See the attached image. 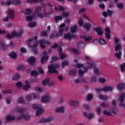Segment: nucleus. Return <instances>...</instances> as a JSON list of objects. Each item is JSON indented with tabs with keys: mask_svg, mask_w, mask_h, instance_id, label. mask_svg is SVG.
I'll use <instances>...</instances> for the list:
<instances>
[{
	"mask_svg": "<svg viewBox=\"0 0 125 125\" xmlns=\"http://www.w3.org/2000/svg\"><path fill=\"white\" fill-rule=\"evenodd\" d=\"M58 59H59V57H56V56H54L51 59V62H53L54 61H55L56 60H58Z\"/></svg>",
	"mask_w": 125,
	"mask_h": 125,
	"instance_id": "obj_47",
	"label": "nucleus"
},
{
	"mask_svg": "<svg viewBox=\"0 0 125 125\" xmlns=\"http://www.w3.org/2000/svg\"><path fill=\"white\" fill-rule=\"evenodd\" d=\"M106 81V78L104 77H100L99 79V82L101 83H105Z\"/></svg>",
	"mask_w": 125,
	"mask_h": 125,
	"instance_id": "obj_34",
	"label": "nucleus"
},
{
	"mask_svg": "<svg viewBox=\"0 0 125 125\" xmlns=\"http://www.w3.org/2000/svg\"><path fill=\"white\" fill-rule=\"evenodd\" d=\"M48 59V56L47 55V54H46V52H44L43 54L42 55V57L41 59V62L42 64H43L46 60Z\"/></svg>",
	"mask_w": 125,
	"mask_h": 125,
	"instance_id": "obj_21",
	"label": "nucleus"
},
{
	"mask_svg": "<svg viewBox=\"0 0 125 125\" xmlns=\"http://www.w3.org/2000/svg\"><path fill=\"white\" fill-rule=\"evenodd\" d=\"M24 68H25V66H24V65H19V66H18L17 69L19 71H20V70H24Z\"/></svg>",
	"mask_w": 125,
	"mask_h": 125,
	"instance_id": "obj_43",
	"label": "nucleus"
},
{
	"mask_svg": "<svg viewBox=\"0 0 125 125\" xmlns=\"http://www.w3.org/2000/svg\"><path fill=\"white\" fill-rule=\"evenodd\" d=\"M22 34H23V29H21L19 33H17L16 31L14 30L12 32L11 35L10 34L7 35V39H11L12 38H13V37H16L17 38H19V37H21V36H22Z\"/></svg>",
	"mask_w": 125,
	"mask_h": 125,
	"instance_id": "obj_7",
	"label": "nucleus"
},
{
	"mask_svg": "<svg viewBox=\"0 0 125 125\" xmlns=\"http://www.w3.org/2000/svg\"><path fill=\"white\" fill-rule=\"evenodd\" d=\"M108 106V104L105 103H102L101 104V107H103L104 108H106V107Z\"/></svg>",
	"mask_w": 125,
	"mask_h": 125,
	"instance_id": "obj_50",
	"label": "nucleus"
},
{
	"mask_svg": "<svg viewBox=\"0 0 125 125\" xmlns=\"http://www.w3.org/2000/svg\"><path fill=\"white\" fill-rule=\"evenodd\" d=\"M81 38L84 39L85 42H90L92 39V36H82Z\"/></svg>",
	"mask_w": 125,
	"mask_h": 125,
	"instance_id": "obj_32",
	"label": "nucleus"
},
{
	"mask_svg": "<svg viewBox=\"0 0 125 125\" xmlns=\"http://www.w3.org/2000/svg\"><path fill=\"white\" fill-rule=\"evenodd\" d=\"M85 44L83 42H80L77 44V47L78 48H83L84 47Z\"/></svg>",
	"mask_w": 125,
	"mask_h": 125,
	"instance_id": "obj_33",
	"label": "nucleus"
},
{
	"mask_svg": "<svg viewBox=\"0 0 125 125\" xmlns=\"http://www.w3.org/2000/svg\"><path fill=\"white\" fill-rule=\"evenodd\" d=\"M33 10L30 8H27L25 11V14H30V13H32Z\"/></svg>",
	"mask_w": 125,
	"mask_h": 125,
	"instance_id": "obj_40",
	"label": "nucleus"
},
{
	"mask_svg": "<svg viewBox=\"0 0 125 125\" xmlns=\"http://www.w3.org/2000/svg\"><path fill=\"white\" fill-rule=\"evenodd\" d=\"M78 24L80 27L83 26V28L86 29L87 31H89V30H90V27H91V25H90L89 23H86L83 24V18H80L78 20Z\"/></svg>",
	"mask_w": 125,
	"mask_h": 125,
	"instance_id": "obj_9",
	"label": "nucleus"
},
{
	"mask_svg": "<svg viewBox=\"0 0 125 125\" xmlns=\"http://www.w3.org/2000/svg\"><path fill=\"white\" fill-rule=\"evenodd\" d=\"M38 36H36L34 38H30L28 40V46L31 48H32L34 53H37V50H34V48H36L38 46V44L40 43V46L42 48H44L45 47V44L49 45L50 43L49 42H46L43 40H40V41H37Z\"/></svg>",
	"mask_w": 125,
	"mask_h": 125,
	"instance_id": "obj_2",
	"label": "nucleus"
},
{
	"mask_svg": "<svg viewBox=\"0 0 125 125\" xmlns=\"http://www.w3.org/2000/svg\"><path fill=\"white\" fill-rule=\"evenodd\" d=\"M20 51L21 53H25V52L26 51V50L25 48H21L20 49Z\"/></svg>",
	"mask_w": 125,
	"mask_h": 125,
	"instance_id": "obj_58",
	"label": "nucleus"
},
{
	"mask_svg": "<svg viewBox=\"0 0 125 125\" xmlns=\"http://www.w3.org/2000/svg\"><path fill=\"white\" fill-rule=\"evenodd\" d=\"M96 111H97V115H100V114L101 113V110L100 109V108L99 107L97 108Z\"/></svg>",
	"mask_w": 125,
	"mask_h": 125,
	"instance_id": "obj_56",
	"label": "nucleus"
},
{
	"mask_svg": "<svg viewBox=\"0 0 125 125\" xmlns=\"http://www.w3.org/2000/svg\"><path fill=\"white\" fill-rule=\"evenodd\" d=\"M115 43L116 44L115 46V51L116 53L115 55L118 59H121V56L122 55V45L120 44V40L117 38H115Z\"/></svg>",
	"mask_w": 125,
	"mask_h": 125,
	"instance_id": "obj_5",
	"label": "nucleus"
},
{
	"mask_svg": "<svg viewBox=\"0 0 125 125\" xmlns=\"http://www.w3.org/2000/svg\"><path fill=\"white\" fill-rule=\"evenodd\" d=\"M71 50L72 52H74V53H76V54H79L80 53V51L76 49L71 48Z\"/></svg>",
	"mask_w": 125,
	"mask_h": 125,
	"instance_id": "obj_44",
	"label": "nucleus"
},
{
	"mask_svg": "<svg viewBox=\"0 0 125 125\" xmlns=\"http://www.w3.org/2000/svg\"><path fill=\"white\" fill-rule=\"evenodd\" d=\"M41 36H47V33L46 31H42L41 32Z\"/></svg>",
	"mask_w": 125,
	"mask_h": 125,
	"instance_id": "obj_62",
	"label": "nucleus"
},
{
	"mask_svg": "<svg viewBox=\"0 0 125 125\" xmlns=\"http://www.w3.org/2000/svg\"><path fill=\"white\" fill-rule=\"evenodd\" d=\"M20 78V76H19V74L18 73L16 74V75L12 77V80H14V81H16L17 80H18Z\"/></svg>",
	"mask_w": 125,
	"mask_h": 125,
	"instance_id": "obj_37",
	"label": "nucleus"
},
{
	"mask_svg": "<svg viewBox=\"0 0 125 125\" xmlns=\"http://www.w3.org/2000/svg\"><path fill=\"white\" fill-rule=\"evenodd\" d=\"M42 85L45 86L47 84H48L50 86H51V85H54L55 84V82H49V79L46 78L45 80H44L42 82Z\"/></svg>",
	"mask_w": 125,
	"mask_h": 125,
	"instance_id": "obj_18",
	"label": "nucleus"
},
{
	"mask_svg": "<svg viewBox=\"0 0 125 125\" xmlns=\"http://www.w3.org/2000/svg\"><path fill=\"white\" fill-rule=\"evenodd\" d=\"M29 115H21L20 117L21 119H25L26 120H28L29 119Z\"/></svg>",
	"mask_w": 125,
	"mask_h": 125,
	"instance_id": "obj_54",
	"label": "nucleus"
},
{
	"mask_svg": "<svg viewBox=\"0 0 125 125\" xmlns=\"http://www.w3.org/2000/svg\"><path fill=\"white\" fill-rule=\"evenodd\" d=\"M105 31L106 38L108 40H110V39H111V36L110 35L111 34V31L110 30V28L106 27L105 29Z\"/></svg>",
	"mask_w": 125,
	"mask_h": 125,
	"instance_id": "obj_24",
	"label": "nucleus"
},
{
	"mask_svg": "<svg viewBox=\"0 0 125 125\" xmlns=\"http://www.w3.org/2000/svg\"><path fill=\"white\" fill-rule=\"evenodd\" d=\"M94 31L96 32L99 36H102V35H103V31L99 27L94 28Z\"/></svg>",
	"mask_w": 125,
	"mask_h": 125,
	"instance_id": "obj_23",
	"label": "nucleus"
},
{
	"mask_svg": "<svg viewBox=\"0 0 125 125\" xmlns=\"http://www.w3.org/2000/svg\"><path fill=\"white\" fill-rule=\"evenodd\" d=\"M16 85L17 87L20 88V87H22L23 86V84L22 83V82H18Z\"/></svg>",
	"mask_w": 125,
	"mask_h": 125,
	"instance_id": "obj_42",
	"label": "nucleus"
},
{
	"mask_svg": "<svg viewBox=\"0 0 125 125\" xmlns=\"http://www.w3.org/2000/svg\"><path fill=\"white\" fill-rule=\"evenodd\" d=\"M77 29H78V25H73L70 27V32L72 33V34L69 33L64 34L63 38L64 39H66V40H71L73 38H76V34L74 33H76L77 31Z\"/></svg>",
	"mask_w": 125,
	"mask_h": 125,
	"instance_id": "obj_6",
	"label": "nucleus"
},
{
	"mask_svg": "<svg viewBox=\"0 0 125 125\" xmlns=\"http://www.w3.org/2000/svg\"><path fill=\"white\" fill-rule=\"evenodd\" d=\"M31 81L26 80L24 82V85H23L24 90H29L31 88Z\"/></svg>",
	"mask_w": 125,
	"mask_h": 125,
	"instance_id": "obj_20",
	"label": "nucleus"
},
{
	"mask_svg": "<svg viewBox=\"0 0 125 125\" xmlns=\"http://www.w3.org/2000/svg\"><path fill=\"white\" fill-rule=\"evenodd\" d=\"M95 82H96V77H92L91 80V83H95Z\"/></svg>",
	"mask_w": 125,
	"mask_h": 125,
	"instance_id": "obj_61",
	"label": "nucleus"
},
{
	"mask_svg": "<svg viewBox=\"0 0 125 125\" xmlns=\"http://www.w3.org/2000/svg\"><path fill=\"white\" fill-rule=\"evenodd\" d=\"M83 115L84 117L88 118V119H93L94 118V114L92 113H90L88 114L86 112H83Z\"/></svg>",
	"mask_w": 125,
	"mask_h": 125,
	"instance_id": "obj_27",
	"label": "nucleus"
},
{
	"mask_svg": "<svg viewBox=\"0 0 125 125\" xmlns=\"http://www.w3.org/2000/svg\"><path fill=\"white\" fill-rule=\"evenodd\" d=\"M125 95L124 94H122L119 96V100L120 101L119 106L121 107V108H123L125 109V104H124V99H125Z\"/></svg>",
	"mask_w": 125,
	"mask_h": 125,
	"instance_id": "obj_16",
	"label": "nucleus"
},
{
	"mask_svg": "<svg viewBox=\"0 0 125 125\" xmlns=\"http://www.w3.org/2000/svg\"><path fill=\"white\" fill-rule=\"evenodd\" d=\"M76 70H73L69 72V74L71 75V76H75L76 75Z\"/></svg>",
	"mask_w": 125,
	"mask_h": 125,
	"instance_id": "obj_51",
	"label": "nucleus"
},
{
	"mask_svg": "<svg viewBox=\"0 0 125 125\" xmlns=\"http://www.w3.org/2000/svg\"><path fill=\"white\" fill-rule=\"evenodd\" d=\"M59 67V64L50 65L48 66L49 73H54L55 74H58V71L56 70V68Z\"/></svg>",
	"mask_w": 125,
	"mask_h": 125,
	"instance_id": "obj_12",
	"label": "nucleus"
},
{
	"mask_svg": "<svg viewBox=\"0 0 125 125\" xmlns=\"http://www.w3.org/2000/svg\"><path fill=\"white\" fill-rule=\"evenodd\" d=\"M113 88L110 86H106L103 87L102 88H98L96 89L97 92H100L104 91V92H108V91H112Z\"/></svg>",
	"mask_w": 125,
	"mask_h": 125,
	"instance_id": "obj_13",
	"label": "nucleus"
},
{
	"mask_svg": "<svg viewBox=\"0 0 125 125\" xmlns=\"http://www.w3.org/2000/svg\"><path fill=\"white\" fill-rule=\"evenodd\" d=\"M1 4L2 5H10V4H13L14 5H19V4H21V0H8L6 2H1Z\"/></svg>",
	"mask_w": 125,
	"mask_h": 125,
	"instance_id": "obj_10",
	"label": "nucleus"
},
{
	"mask_svg": "<svg viewBox=\"0 0 125 125\" xmlns=\"http://www.w3.org/2000/svg\"><path fill=\"white\" fill-rule=\"evenodd\" d=\"M92 97H93V96L91 94H89L87 97V99L89 101V100H91V99H92Z\"/></svg>",
	"mask_w": 125,
	"mask_h": 125,
	"instance_id": "obj_48",
	"label": "nucleus"
},
{
	"mask_svg": "<svg viewBox=\"0 0 125 125\" xmlns=\"http://www.w3.org/2000/svg\"><path fill=\"white\" fill-rule=\"evenodd\" d=\"M117 111L116 110V108H112L111 112L108 111L106 110L103 111V113L104 114V115H106V116H113V115H115Z\"/></svg>",
	"mask_w": 125,
	"mask_h": 125,
	"instance_id": "obj_15",
	"label": "nucleus"
},
{
	"mask_svg": "<svg viewBox=\"0 0 125 125\" xmlns=\"http://www.w3.org/2000/svg\"><path fill=\"white\" fill-rule=\"evenodd\" d=\"M32 107L34 109H37L36 111V115L40 116V115H42L43 112H44V110L42 108V106L39 104H33Z\"/></svg>",
	"mask_w": 125,
	"mask_h": 125,
	"instance_id": "obj_11",
	"label": "nucleus"
},
{
	"mask_svg": "<svg viewBox=\"0 0 125 125\" xmlns=\"http://www.w3.org/2000/svg\"><path fill=\"white\" fill-rule=\"evenodd\" d=\"M99 98L102 100H106V99H108V97L106 95H100Z\"/></svg>",
	"mask_w": 125,
	"mask_h": 125,
	"instance_id": "obj_35",
	"label": "nucleus"
},
{
	"mask_svg": "<svg viewBox=\"0 0 125 125\" xmlns=\"http://www.w3.org/2000/svg\"><path fill=\"white\" fill-rule=\"evenodd\" d=\"M38 70L39 71V72L41 73V74H43L44 71L43 69L41 67L38 68Z\"/></svg>",
	"mask_w": 125,
	"mask_h": 125,
	"instance_id": "obj_59",
	"label": "nucleus"
},
{
	"mask_svg": "<svg viewBox=\"0 0 125 125\" xmlns=\"http://www.w3.org/2000/svg\"><path fill=\"white\" fill-rule=\"evenodd\" d=\"M9 56H10L11 58H13V59H15L17 56V54L14 52H12L9 54Z\"/></svg>",
	"mask_w": 125,
	"mask_h": 125,
	"instance_id": "obj_31",
	"label": "nucleus"
},
{
	"mask_svg": "<svg viewBox=\"0 0 125 125\" xmlns=\"http://www.w3.org/2000/svg\"><path fill=\"white\" fill-rule=\"evenodd\" d=\"M85 10H86L85 8H82L79 10V13L81 14V13L84 12Z\"/></svg>",
	"mask_w": 125,
	"mask_h": 125,
	"instance_id": "obj_52",
	"label": "nucleus"
},
{
	"mask_svg": "<svg viewBox=\"0 0 125 125\" xmlns=\"http://www.w3.org/2000/svg\"><path fill=\"white\" fill-rule=\"evenodd\" d=\"M37 23L35 22H30L28 23V27H30V28H33V27H35Z\"/></svg>",
	"mask_w": 125,
	"mask_h": 125,
	"instance_id": "obj_38",
	"label": "nucleus"
},
{
	"mask_svg": "<svg viewBox=\"0 0 125 125\" xmlns=\"http://www.w3.org/2000/svg\"><path fill=\"white\" fill-rule=\"evenodd\" d=\"M113 13H114V11H113L112 10H108L107 13L106 12H103V15L105 17H107V16H108V15H109V16H111V15H112V14H113Z\"/></svg>",
	"mask_w": 125,
	"mask_h": 125,
	"instance_id": "obj_28",
	"label": "nucleus"
},
{
	"mask_svg": "<svg viewBox=\"0 0 125 125\" xmlns=\"http://www.w3.org/2000/svg\"><path fill=\"white\" fill-rule=\"evenodd\" d=\"M18 103H24V99L22 97H20L18 100Z\"/></svg>",
	"mask_w": 125,
	"mask_h": 125,
	"instance_id": "obj_45",
	"label": "nucleus"
},
{
	"mask_svg": "<svg viewBox=\"0 0 125 125\" xmlns=\"http://www.w3.org/2000/svg\"><path fill=\"white\" fill-rule=\"evenodd\" d=\"M15 119V117L14 116H11L10 115H7L6 117V121H12L13 120H14Z\"/></svg>",
	"mask_w": 125,
	"mask_h": 125,
	"instance_id": "obj_36",
	"label": "nucleus"
},
{
	"mask_svg": "<svg viewBox=\"0 0 125 125\" xmlns=\"http://www.w3.org/2000/svg\"><path fill=\"white\" fill-rule=\"evenodd\" d=\"M75 66L79 69L78 74L80 77L83 76V74L87 72L88 69H91V68H94V73H95L96 75H100V74H101V71L95 66V64L93 63L92 62H86V67L84 66L83 64L81 63H76Z\"/></svg>",
	"mask_w": 125,
	"mask_h": 125,
	"instance_id": "obj_1",
	"label": "nucleus"
},
{
	"mask_svg": "<svg viewBox=\"0 0 125 125\" xmlns=\"http://www.w3.org/2000/svg\"><path fill=\"white\" fill-rule=\"evenodd\" d=\"M52 118H44L42 120V122H50Z\"/></svg>",
	"mask_w": 125,
	"mask_h": 125,
	"instance_id": "obj_53",
	"label": "nucleus"
},
{
	"mask_svg": "<svg viewBox=\"0 0 125 125\" xmlns=\"http://www.w3.org/2000/svg\"><path fill=\"white\" fill-rule=\"evenodd\" d=\"M65 109V106H62L60 107H56L55 110L57 113H64Z\"/></svg>",
	"mask_w": 125,
	"mask_h": 125,
	"instance_id": "obj_22",
	"label": "nucleus"
},
{
	"mask_svg": "<svg viewBox=\"0 0 125 125\" xmlns=\"http://www.w3.org/2000/svg\"><path fill=\"white\" fill-rule=\"evenodd\" d=\"M27 61L30 65H35V63H36V58L34 57H30L27 59Z\"/></svg>",
	"mask_w": 125,
	"mask_h": 125,
	"instance_id": "obj_25",
	"label": "nucleus"
},
{
	"mask_svg": "<svg viewBox=\"0 0 125 125\" xmlns=\"http://www.w3.org/2000/svg\"><path fill=\"white\" fill-rule=\"evenodd\" d=\"M52 48H55V49L58 50L59 53V56L61 59H64L66 57V55L62 54V49H61L60 45L56 43L52 46Z\"/></svg>",
	"mask_w": 125,
	"mask_h": 125,
	"instance_id": "obj_8",
	"label": "nucleus"
},
{
	"mask_svg": "<svg viewBox=\"0 0 125 125\" xmlns=\"http://www.w3.org/2000/svg\"><path fill=\"white\" fill-rule=\"evenodd\" d=\"M83 16L85 19H87V20H89V17H88V16H87L86 14H83Z\"/></svg>",
	"mask_w": 125,
	"mask_h": 125,
	"instance_id": "obj_60",
	"label": "nucleus"
},
{
	"mask_svg": "<svg viewBox=\"0 0 125 125\" xmlns=\"http://www.w3.org/2000/svg\"><path fill=\"white\" fill-rule=\"evenodd\" d=\"M55 10H58V11H62V16H57L55 17V20L56 22H58V21H59V20H62V19H63V17H68V16H69V13L68 11H65V8L61 6H59V8L55 7Z\"/></svg>",
	"mask_w": 125,
	"mask_h": 125,
	"instance_id": "obj_4",
	"label": "nucleus"
},
{
	"mask_svg": "<svg viewBox=\"0 0 125 125\" xmlns=\"http://www.w3.org/2000/svg\"><path fill=\"white\" fill-rule=\"evenodd\" d=\"M65 27V23H62L60 25V29L59 30V34L54 35V37H59V36H62L63 35V32H64V29L63 28Z\"/></svg>",
	"mask_w": 125,
	"mask_h": 125,
	"instance_id": "obj_19",
	"label": "nucleus"
},
{
	"mask_svg": "<svg viewBox=\"0 0 125 125\" xmlns=\"http://www.w3.org/2000/svg\"><path fill=\"white\" fill-rule=\"evenodd\" d=\"M7 13L10 18H14L15 14L14 13V11H13V10L9 9L7 11Z\"/></svg>",
	"mask_w": 125,
	"mask_h": 125,
	"instance_id": "obj_26",
	"label": "nucleus"
},
{
	"mask_svg": "<svg viewBox=\"0 0 125 125\" xmlns=\"http://www.w3.org/2000/svg\"><path fill=\"white\" fill-rule=\"evenodd\" d=\"M36 90L37 91V92H42V89L40 87H37L36 88Z\"/></svg>",
	"mask_w": 125,
	"mask_h": 125,
	"instance_id": "obj_64",
	"label": "nucleus"
},
{
	"mask_svg": "<svg viewBox=\"0 0 125 125\" xmlns=\"http://www.w3.org/2000/svg\"><path fill=\"white\" fill-rule=\"evenodd\" d=\"M83 108L84 109V110H89L90 107L87 105H85L83 106Z\"/></svg>",
	"mask_w": 125,
	"mask_h": 125,
	"instance_id": "obj_63",
	"label": "nucleus"
},
{
	"mask_svg": "<svg viewBox=\"0 0 125 125\" xmlns=\"http://www.w3.org/2000/svg\"><path fill=\"white\" fill-rule=\"evenodd\" d=\"M39 95H35V94H28L26 95V99L27 101H31L32 99H38Z\"/></svg>",
	"mask_w": 125,
	"mask_h": 125,
	"instance_id": "obj_17",
	"label": "nucleus"
},
{
	"mask_svg": "<svg viewBox=\"0 0 125 125\" xmlns=\"http://www.w3.org/2000/svg\"><path fill=\"white\" fill-rule=\"evenodd\" d=\"M7 93H9L10 94V93H12V90H8L4 91L3 92V94H7Z\"/></svg>",
	"mask_w": 125,
	"mask_h": 125,
	"instance_id": "obj_49",
	"label": "nucleus"
},
{
	"mask_svg": "<svg viewBox=\"0 0 125 125\" xmlns=\"http://www.w3.org/2000/svg\"><path fill=\"white\" fill-rule=\"evenodd\" d=\"M69 64V62L68 61H64L62 62V66L64 67V66H67Z\"/></svg>",
	"mask_w": 125,
	"mask_h": 125,
	"instance_id": "obj_46",
	"label": "nucleus"
},
{
	"mask_svg": "<svg viewBox=\"0 0 125 125\" xmlns=\"http://www.w3.org/2000/svg\"><path fill=\"white\" fill-rule=\"evenodd\" d=\"M49 98H50L49 95L45 96L41 98V101L42 102H47L49 100Z\"/></svg>",
	"mask_w": 125,
	"mask_h": 125,
	"instance_id": "obj_30",
	"label": "nucleus"
},
{
	"mask_svg": "<svg viewBox=\"0 0 125 125\" xmlns=\"http://www.w3.org/2000/svg\"><path fill=\"white\" fill-rule=\"evenodd\" d=\"M0 45L3 49H5V48L7 47V46L5 45V44L4 43V42H0Z\"/></svg>",
	"mask_w": 125,
	"mask_h": 125,
	"instance_id": "obj_41",
	"label": "nucleus"
},
{
	"mask_svg": "<svg viewBox=\"0 0 125 125\" xmlns=\"http://www.w3.org/2000/svg\"><path fill=\"white\" fill-rule=\"evenodd\" d=\"M124 86H125V83H119L117 85V86H116V88L117 90H122L124 88Z\"/></svg>",
	"mask_w": 125,
	"mask_h": 125,
	"instance_id": "obj_29",
	"label": "nucleus"
},
{
	"mask_svg": "<svg viewBox=\"0 0 125 125\" xmlns=\"http://www.w3.org/2000/svg\"><path fill=\"white\" fill-rule=\"evenodd\" d=\"M117 6L118 8H120V9H122L123 7H124V3H118L117 4Z\"/></svg>",
	"mask_w": 125,
	"mask_h": 125,
	"instance_id": "obj_39",
	"label": "nucleus"
},
{
	"mask_svg": "<svg viewBox=\"0 0 125 125\" xmlns=\"http://www.w3.org/2000/svg\"><path fill=\"white\" fill-rule=\"evenodd\" d=\"M99 42L101 45H106L107 44V41L103 38H99V39H95L93 41V43H96V42Z\"/></svg>",
	"mask_w": 125,
	"mask_h": 125,
	"instance_id": "obj_14",
	"label": "nucleus"
},
{
	"mask_svg": "<svg viewBox=\"0 0 125 125\" xmlns=\"http://www.w3.org/2000/svg\"><path fill=\"white\" fill-rule=\"evenodd\" d=\"M31 76H37L38 75V72L36 71H33L31 73Z\"/></svg>",
	"mask_w": 125,
	"mask_h": 125,
	"instance_id": "obj_57",
	"label": "nucleus"
},
{
	"mask_svg": "<svg viewBox=\"0 0 125 125\" xmlns=\"http://www.w3.org/2000/svg\"><path fill=\"white\" fill-rule=\"evenodd\" d=\"M100 8H101V9H104L105 8V4L103 3H101L99 5Z\"/></svg>",
	"mask_w": 125,
	"mask_h": 125,
	"instance_id": "obj_55",
	"label": "nucleus"
},
{
	"mask_svg": "<svg viewBox=\"0 0 125 125\" xmlns=\"http://www.w3.org/2000/svg\"><path fill=\"white\" fill-rule=\"evenodd\" d=\"M41 10H42L41 7H37L35 9L34 15H29L26 17V21L30 22V21L36 18V16H38L40 17V18H43V17H45V16H48V14H46V13L44 14L40 13V12Z\"/></svg>",
	"mask_w": 125,
	"mask_h": 125,
	"instance_id": "obj_3",
	"label": "nucleus"
}]
</instances>
